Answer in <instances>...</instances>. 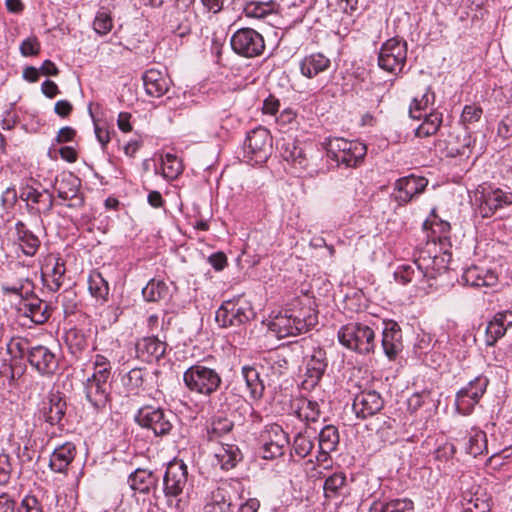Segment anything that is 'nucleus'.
<instances>
[{
	"mask_svg": "<svg viewBox=\"0 0 512 512\" xmlns=\"http://www.w3.org/2000/svg\"><path fill=\"white\" fill-rule=\"evenodd\" d=\"M281 156L286 162L290 163L298 173L306 172L310 176L313 175V171L308 170L309 160L306 154L296 142L288 141L284 143L281 147Z\"/></svg>",
	"mask_w": 512,
	"mask_h": 512,
	"instance_id": "obj_30",
	"label": "nucleus"
},
{
	"mask_svg": "<svg viewBox=\"0 0 512 512\" xmlns=\"http://www.w3.org/2000/svg\"><path fill=\"white\" fill-rule=\"evenodd\" d=\"M330 66V59L322 53H312L307 55L299 63L301 74L309 79L327 71Z\"/></svg>",
	"mask_w": 512,
	"mask_h": 512,
	"instance_id": "obj_32",
	"label": "nucleus"
},
{
	"mask_svg": "<svg viewBox=\"0 0 512 512\" xmlns=\"http://www.w3.org/2000/svg\"><path fill=\"white\" fill-rule=\"evenodd\" d=\"M314 443L311 437L299 433L293 443L295 454L301 458L306 457L313 449Z\"/></svg>",
	"mask_w": 512,
	"mask_h": 512,
	"instance_id": "obj_54",
	"label": "nucleus"
},
{
	"mask_svg": "<svg viewBox=\"0 0 512 512\" xmlns=\"http://www.w3.org/2000/svg\"><path fill=\"white\" fill-rule=\"evenodd\" d=\"M154 374L146 368H133L122 377V384L128 394L139 395L148 389Z\"/></svg>",
	"mask_w": 512,
	"mask_h": 512,
	"instance_id": "obj_25",
	"label": "nucleus"
},
{
	"mask_svg": "<svg viewBox=\"0 0 512 512\" xmlns=\"http://www.w3.org/2000/svg\"><path fill=\"white\" fill-rule=\"evenodd\" d=\"M255 316L251 303L243 297L227 300L218 308L215 320L221 327L240 326Z\"/></svg>",
	"mask_w": 512,
	"mask_h": 512,
	"instance_id": "obj_4",
	"label": "nucleus"
},
{
	"mask_svg": "<svg viewBox=\"0 0 512 512\" xmlns=\"http://www.w3.org/2000/svg\"><path fill=\"white\" fill-rule=\"evenodd\" d=\"M434 101L435 94L431 92L430 88H427L426 92L423 93L420 98H413L409 109L410 116L414 119H420L422 117V111H425L429 105H433Z\"/></svg>",
	"mask_w": 512,
	"mask_h": 512,
	"instance_id": "obj_47",
	"label": "nucleus"
},
{
	"mask_svg": "<svg viewBox=\"0 0 512 512\" xmlns=\"http://www.w3.org/2000/svg\"><path fill=\"white\" fill-rule=\"evenodd\" d=\"M474 144V139L471 134L467 131L464 132L463 135V144L461 146L450 147L449 153L451 156H465L469 157L472 152V145Z\"/></svg>",
	"mask_w": 512,
	"mask_h": 512,
	"instance_id": "obj_58",
	"label": "nucleus"
},
{
	"mask_svg": "<svg viewBox=\"0 0 512 512\" xmlns=\"http://www.w3.org/2000/svg\"><path fill=\"white\" fill-rule=\"evenodd\" d=\"M272 150V138L264 127H258L247 134L243 144L244 158L254 164L267 161Z\"/></svg>",
	"mask_w": 512,
	"mask_h": 512,
	"instance_id": "obj_6",
	"label": "nucleus"
},
{
	"mask_svg": "<svg viewBox=\"0 0 512 512\" xmlns=\"http://www.w3.org/2000/svg\"><path fill=\"white\" fill-rule=\"evenodd\" d=\"M65 272L63 260L59 257H50L46 262L45 271L42 272V280L50 291L56 292L63 284Z\"/></svg>",
	"mask_w": 512,
	"mask_h": 512,
	"instance_id": "obj_26",
	"label": "nucleus"
},
{
	"mask_svg": "<svg viewBox=\"0 0 512 512\" xmlns=\"http://www.w3.org/2000/svg\"><path fill=\"white\" fill-rule=\"evenodd\" d=\"M489 380L485 376H478L471 380L465 387L456 394L455 407L458 413L469 415L475 405L484 395Z\"/></svg>",
	"mask_w": 512,
	"mask_h": 512,
	"instance_id": "obj_12",
	"label": "nucleus"
},
{
	"mask_svg": "<svg viewBox=\"0 0 512 512\" xmlns=\"http://www.w3.org/2000/svg\"><path fill=\"white\" fill-rule=\"evenodd\" d=\"M417 289L425 291L428 287L432 286L431 280H428V274L425 273L424 268L420 267L419 261L416 259V269L410 282Z\"/></svg>",
	"mask_w": 512,
	"mask_h": 512,
	"instance_id": "obj_57",
	"label": "nucleus"
},
{
	"mask_svg": "<svg viewBox=\"0 0 512 512\" xmlns=\"http://www.w3.org/2000/svg\"><path fill=\"white\" fill-rule=\"evenodd\" d=\"M374 331L367 325L350 323L338 331L339 342L348 349L367 354L375 347Z\"/></svg>",
	"mask_w": 512,
	"mask_h": 512,
	"instance_id": "obj_5",
	"label": "nucleus"
},
{
	"mask_svg": "<svg viewBox=\"0 0 512 512\" xmlns=\"http://www.w3.org/2000/svg\"><path fill=\"white\" fill-rule=\"evenodd\" d=\"M264 360L271 365V369L276 374H281L283 369L287 368V360L277 352H271Z\"/></svg>",
	"mask_w": 512,
	"mask_h": 512,
	"instance_id": "obj_63",
	"label": "nucleus"
},
{
	"mask_svg": "<svg viewBox=\"0 0 512 512\" xmlns=\"http://www.w3.org/2000/svg\"><path fill=\"white\" fill-rule=\"evenodd\" d=\"M383 407L384 400L375 390L358 393L352 405L355 415L361 419H366L367 417L377 414Z\"/></svg>",
	"mask_w": 512,
	"mask_h": 512,
	"instance_id": "obj_18",
	"label": "nucleus"
},
{
	"mask_svg": "<svg viewBox=\"0 0 512 512\" xmlns=\"http://www.w3.org/2000/svg\"><path fill=\"white\" fill-rule=\"evenodd\" d=\"M76 455V447L71 442H66L63 445L54 449L50 456V467L54 472L62 473L66 471L69 464L73 461Z\"/></svg>",
	"mask_w": 512,
	"mask_h": 512,
	"instance_id": "obj_34",
	"label": "nucleus"
},
{
	"mask_svg": "<svg viewBox=\"0 0 512 512\" xmlns=\"http://www.w3.org/2000/svg\"><path fill=\"white\" fill-rule=\"evenodd\" d=\"M156 482L154 474L146 469H136L128 478L131 489L140 493H148Z\"/></svg>",
	"mask_w": 512,
	"mask_h": 512,
	"instance_id": "obj_36",
	"label": "nucleus"
},
{
	"mask_svg": "<svg viewBox=\"0 0 512 512\" xmlns=\"http://www.w3.org/2000/svg\"><path fill=\"white\" fill-rule=\"evenodd\" d=\"M428 180L421 176L409 175L395 182L396 200L402 203L410 202L416 195L421 194L427 187Z\"/></svg>",
	"mask_w": 512,
	"mask_h": 512,
	"instance_id": "obj_21",
	"label": "nucleus"
},
{
	"mask_svg": "<svg viewBox=\"0 0 512 512\" xmlns=\"http://www.w3.org/2000/svg\"><path fill=\"white\" fill-rule=\"evenodd\" d=\"M142 295L146 301L157 302L168 297L169 289L164 281L152 279L142 289Z\"/></svg>",
	"mask_w": 512,
	"mask_h": 512,
	"instance_id": "obj_43",
	"label": "nucleus"
},
{
	"mask_svg": "<svg viewBox=\"0 0 512 512\" xmlns=\"http://www.w3.org/2000/svg\"><path fill=\"white\" fill-rule=\"evenodd\" d=\"M262 442L261 453L264 459H274L284 454L289 439L282 427L278 424H270L265 427L260 435Z\"/></svg>",
	"mask_w": 512,
	"mask_h": 512,
	"instance_id": "obj_13",
	"label": "nucleus"
},
{
	"mask_svg": "<svg viewBox=\"0 0 512 512\" xmlns=\"http://www.w3.org/2000/svg\"><path fill=\"white\" fill-rule=\"evenodd\" d=\"M442 123V115L438 112H431L425 116L422 124L416 129L417 137H428L434 135Z\"/></svg>",
	"mask_w": 512,
	"mask_h": 512,
	"instance_id": "obj_46",
	"label": "nucleus"
},
{
	"mask_svg": "<svg viewBox=\"0 0 512 512\" xmlns=\"http://www.w3.org/2000/svg\"><path fill=\"white\" fill-rule=\"evenodd\" d=\"M18 305V311L22 316L27 317L35 324L45 323L51 316L49 305L42 299L34 295L21 297Z\"/></svg>",
	"mask_w": 512,
	"mask_h": 512,
	"instance_id": "obj_17",
	"label": "nucleus"
},
{
	"mask_svg": "<svg viewBox=\"0 0 512 512\" xmlns=\"http://www.w3.org/2000/svg\"><path fill=\"white\" fill-rule=\"evenodd\" d=\"M477 212L482 218H490L499 209L512 204V192L500 188L483 189L475 199Z\"/></svg>",
	"mask_w": 512,
	"mask_h": 512,
	"instance_id": "obj_11",
	"label": "nucleus"
},
{
	"mask_svg": "<svg viewBox=\"0 0 512 512\" xmlns=\"http://www.w3.org/2000/svg\"><path fill=\"white\" fill-rule=\"evenodd\" d=\"M241 373L250 396L253 399H260L263 396L265 387L260 379L259 372L256 368L247 365L242 367Z\"/></svg>",
	"mask_w": 512,
	"mask_h": 512,
	"instance_id": "obj_38",
	"label": "nucleus"
},
{
	"mask_svg": "<svg viewBox=\"0 0 512 512\" xmlns=\"http://www.w3.org/2000/svg\"><path fill=\"white\" fill-rule=\"evenodd\" d=\"M28 361L41 375H52L58 368L57 356L42 345L28 350Z\"/></svg>",
	"mask_w": 512,
	"mask_h": 512,
	"instance_id": "obj_19",
	"label": "nucleus"
},
{
	"mask_svg": "<svg viewBox=\"0 0 512 512\" xmlns=\"http://www.w3.org/2000/svg\"><path fill=\"white\" fill-rule=\"evenodd\" d=\"M17 512H43V507L35 496L27 495L22 499Z\"/></svg>",
	"mask_w": 512,
	"mask_h": 512,
	"instance_id": "obj_61",
	"label": "nucleus"
},
{
	"mask_svg": "<svg viewBox=\"0 0 512 512\" xmlns=\"http://www.w3.org/2000/svg\"><path fill=\"white\" fill-rule=\"evenodd\" d=\"M461 279L471 287H493L498 282L494 271L476 265L465 269Z\"/></svg>",
	"mask_w": 512,
	"mask_h": 512,
	"instance_id": "obj_27",
	"label": "nucleus"
},
{
	"mask_svg": "<svg viewBox=\"0 0 512 512\" xmlns=\"http://www.w3.org/2000/svg\"><path fill=\"white\" fill-rule=\"evenodd\" d=\"M414 504L410 499H394L386 503H373L369 512H413Z\"/></svg>",
	"mask_w": 512,
	"mask_h": 512,
	"instance_id": "obj_42",
	"label": "nucleus"
},
{
	"mask_svg": "<svg viewBox=\"0 0 512 512\" xmlns=\"http://www.w3.org/2000/svg\"><path fill=\"white\" fill-rule=\"evenodd\" d=\"M231 47L239 55L253 58L261 55L265 42L260 33L252 28L238 29L231 37Z\"/></svg>",
	"mask_w": 512,
	"mask_h": 512,
	"instance_id": "obj_10",
	"label": "nucleus"
},
{
	"mask_svg": "<svg viewBox=\"0 0 512 512\" xmlns=\"http://www.w3.org/2000/svg\"><path fill=\"white\" fill-rule=\"evenodd\" d=\"M142 79L146 93L152 97H161L168 91L169 80L157 69L147 70Z\"/></svg>",
	"mask_w": 512,
	"mask_h": 512,
	"instance_id": "obj_33",
	"label": "nucleus"
},
{
	"mask_svg": "<svg viewBox=\"0 0 512 512\" xmlns=\"http://www.w3.org/2000/svg\"><path fill=\"white\" fill-rule=\"evenodd\" d=\"M204 512H233L230 485L221 482L206 498Z\"/></svg>",
	"mask_w": 512,
	"mask_h": 512,
	"instance_id": "obj_23",
	"label": "nucleus"
},
{
	"mask_svg": "<svg viewBox=\"0 0 512 512\" xmlns=\"http://www.w3.org/2000/svg\"><path fill=\"white\" fill-rule=\"evenodd\" d=\"M327 368L326 352L322 348H313L305 362V378L302 385L305 389H313L321 380Z\"/></svg>",
	"mask_w": 512,
	"mask_h": 512,
	"instance_id": "obj_16",
	"label": "nucleus"
},
{
	"mask_svg": "<svg viewBox=\"0 0 512 512\" xmlns=\"http://www.w3.org/2000/svg\"><path fill=\"white\" fill-rule=\"evenodd\" d=\"M346 488V475L343 472H335L325 479L323 484L326 499H335L344 494Z\"/></svg>",
	"mask_w": 512,
	"mask_h": 512,
	"instance_id": "obj_39",
	"label": "nucleus"
},
{
	"mask_svg": "<svg viewBox=\"0 0 512 512\" xmlns=\"http://www.w3.org/2000/svg\"><path fill=\"white\" fill-rule=\"evenodd\" d=\"M59 301L63 307L64 314L66 316L71 315L75 312L77 303H76V294L71 290H65L63 293L59 295Z\"/></svg>",
	"mask_w": 512,
	"mask_h": 512,
	"instance_id": "obj_60",
	"label": "nucleus"
},
{
	"mask_svg": "<svg viewBox=\"0 0 512 512\" xmlns=\"http://www.w3.org/2000/svg\"><path fill=\"white\" fill-rule=\"evenodd\" d=\"M317 316L308 309L284 310L271 316L268 328L278 338L297 336L310 330Z\"/></svg>",
	"mask_w": 512,
	"mask_h": 512,
	"instance_id": "obj_1",
	"label": "nucleus"
},
{
	"mask_svg": "<svg viewBox=\"0 0 512 512\" xmlns=\"http://www.w3.org/2000/svg\"><path fill=\"white\" fill-rule=\"evenodd\" d=\"M163 486L164 495L170 503L188 491V470L183 461L174 460L168 464Z\"/></svg>",
	"mask_w": 512,
	"mask_h": 512,
	"instance_id": "obj_8",
	"label": "nucleus"
},
{
	"mask_svg": "<svg viewBox=\"0 0 512 512\" xmlns=\"http://www.w3.org/2000/svg\"><path fill=\"white\" fill-rule=\"evenodd\" d=\"M414 269H416V259L411 264L400 266L395 272V280L403 285L409 284L412 280Z\"/></svg>",
	"mask_w": 512,
	"mask_h": 512,
	"instance_id": "obj_59",
	"label": "nucleus"
},
{
	"mask_svg": "<svg viewBox=\"0 0 512 512\" xmlns=\"http://www.w3.org/2000/svg\"><path fill=\"white\" fill-rule=\"evenodd\" d=\"M66 409V401L59 393L50 394L48 406L44 407L46 421L51 425L60 423L66 413Z\"/></svg>",
	"mask_w": 512,
	"mask_h": 512,
	"instance_id": "obj_37",
	"label": "nucleus"
},
{
	"mask_svg": "<svg viewBox=\"0 0 512 512\" xmlns=\"http://www.w3.org/2000/svg\"><path fill=\"white\" fill-rule=\"evenodd\" d=\"M19 198L33 214H48L54 204L53 195L48 190H39L28 184L21 187Z\"/></svg>",
	"mask_w": 512,
	"mask_h": 512,
	"instance_id": "obj_15",
	"label": "nucleus"
},
{
	"mask_svg": "<svg viewBox=\"0 0 512 512\" xmlns=\"http://www.w3.org/2000/svg\"><path fill=\"white\" fill-rule=\"evenodd\" d=\"M11 283L4 287V291L19 295L20 297L32 295L34 292V279L36 271L29 265L16 262L11 265Z\"/></svg>",
	"mask_w": 512,
	"mask_h": 512,
	"instance_id": "obj_14",
	"label": "nucleus"
},
{
	"mask_svg": "<svg viewBox=\"0 0 512 512\" xmlns=\"http://www.w3.org/2000/svg\"><path fill=\"white\" fill-rule=\"evenodd\" d=\"M84 393L87 401L97 411H103L110 400L109 382L87 378L83 383Z\"/></svg>",
	"mask_w": 512,
	"mask_h": 512,
	"instance_id": "obj_20",
	"label": "nucleus"
},
{
	"mask_svg": "<svg viewBox=\"0 0 512 512\" xmlns=\"http://www.w3.org/2000/svg\"><path fill=\"white\" fill-rule=\"evenodd\" d=\"M111 363L103 355L97 354L93 360V373L88 378L91 379H99L106 382H109V378L111 376Z\"/></svg>",
	"mask_w": 512,
	"mask_h": 512,
	"instance_id": "obj_51",
	"label": "nucleus"
},
{
	"mask_svg": "<svg viewBox=\"0 0 512 512\" xmlns=\"http://www.w3.org/2000/svg\"><path fill=\"white\" fill-rule=\"evenodd\" d=\"M300 419L307 422H315L320 416V408L316 401L302 399L297 409Z\"/></svg>",
	"mask_w": 512,
	"mask_h": 512,
	"instance_id": "obj_52",
	"label": "nucleus"
},
{
	"mask_svg": "<svg viewBox=\"0 0 512 512\" xmlns=\"http://www.w3.org/2000/svg\"><path fill=\"white\" fill-rule=\"evenodd\" d=\"M20 51L23 56H35L40 51V43L36 37H29L22 41Z\"/></svg>",
	"mask_w": 512,
	"mask_h": 512,
	"instance_id": "obj_64",
	"label": "nucleus"
},
{
	"mask_svg": "<svg viewBox=\"0 0 512 512\" xmlns=\"http://www.w3.org/2000/svg\"><path fill=\"white\" fill-rule=\"evenodd\" d=\"M183 381L189 391L210 396L218 390L222 379L216 370L197 363L184 371Z\"/></svg>",
	"mask_w": 512,
	"mask_h": 512,
	"instance_id": "obj_3",
	"label": "nucleus"
},
{
	"mask_svg": "<svg viewBox=\"0 0 512 512\" xmlns=\"http://www.w3.org/2000/svg\"><path fill=\"white\" fill-rule=\"evenodd\" d=\"M166 347L157 336L143 337L135 343L136 357L144 362L158 360L165 354Z\"/></svg>",
	"mask_w": 512,
	"mask_h": 512,
	"instance_id": "obj_24",
	"label": "nucleus"
},
{
	"mask_svg": "<svg viewBox=\"0 0 512 512\" xmlns=\"http://www.w3.org/2000/svg\"><path fill=\"white\" fill-rule=\"evenodd\" d=\"M65 342L73 354L83 351L88 346V340L83 331L72 328L65 334Z\"/></svg>",
	"mask_w": 512,
	"mask_h": 512,
	"instance_id": "obj_49",
	"label": "nucleus"
},
{
	"mask_svg": "<svg viewBox=\"0 0 512 512\" xmlns=\"http://www.w3.org/2000/svg\"><path fill=\"white\" fill-rule=\"evenodd\" d=\"M483 114V110L476 104L465 105L461 114V121L464 125H470L478 122Z\"/></svg>",
	"mask_w": 512,
	"mask_h": 512,
	"instance_id": "obj_56",
	"label": "nucleus"
},
{
	"mask_svg": "<svg viewBox=\"0 0 512 512\" xmlns=\"http://www.w3.org/2000/svg\"><path fill=\"white\" fill-rule=\"evenodd\" d=\"M497 136L503 140L512 138V113L505 115L498 123Z\"/></svg>",
	"mask_w": 512,
	"mask_h": 512,
	"instance_id": "obj_62",
	"label": "nucleus"
},
{
	"mask_svg": "<svg viewBox=\"0 0 512 512\" xmlns=\"http://www.w3.org/2000/svg\"><path fill=\"white\" fill-rule=\"evenodd\" d=\"M172 419L174 415L170 411L152 406L141 408L135 417L140 426L152 430L156 436H164L171 431Z\"/></svg>",
	"mask_w": 512,
	"mask_h": 512,
	"instance_id": "obj_9",
	"label": "nucleus"
},
{
	"mask_svg": "<svg viewBox=\"0 0 512 512\" xmlns=\"http://www.w3.org/2000/svg\"><path fill=\"white\" fill-rule=\"evenodd\" d=\"M88 289L93 297L107 300L109 285L100 272L96 270L91 271L88 277Z\"/></svg>",
	"mask_w": 512,
	"mask_h": 512,
	"instance_id": "obj_44",
	"label": "nucleus"
},
{
	"mask_svg": "<svg viewBox=\"0 0 512 512\" xmlns=\"http://www.w3.org/2000/svg\"><path fill=\"white\" fill-rule=\"evenodd\" d=\"M429 246L430 244L427 245V248L422 249L416 259L419 261L420 267L424 268L425 273L428 274V280H434L447 269L448 260L445 255H432Z\"/></svg>",
	"mask_w": 512,
	"mask_h": 512,
	"instance_id": "obj_29",
	"label": "nucleus"
},
{
	"mask_svg": "<svg viewBox=\"0 0 512 512\" xmlns=\"http://www.w3.org/2000/svg\"><path fill=\"white\" fill-rule=\"evenodd\" d=\"M382 347L385 355L393 360L402 350V334L399 325L394 321L385 324L382 332Z\"/></svg>",
	"mask_w": 512,
	"mask_h": 512,
	"instance_id": "obj_28",
	"label": "nucleus"
},
{
	"mask_svg": "<svg viewBox=\"0 0 512 512\" xmlns=\"http://www.w3.org/2000/svg\"><path fill=\"white\" fill-rule=\"evenodd\" d=\"M80 179L73 174H66L56 180L55 189L60 199L71 201L68 206L77 208L83 205V197L79 194Z\"/></svg>",
	"mask_w": 512,
	"mask_h": 512,
	"instance_id": "obj_22",
	"label": "nucleus"
},
{
	"mask_svg": "<svg viewBox=\"0 0 512 512\" xmlns=\"http://www.w3.org/2000/svg\"><path fill=\"white\" fill-rule=\"evenodd\" d=\"M407 59V43L397 38L388 39L379 51L378 66L392 74L402 71Z\"/></svg>",
	"mask_w": 512,
	"mask_h": 512,
	"instance_id": "obj_7",
	"label": "nucleus"
},
{
	"mask_svg": "<svg viewBox=\"0 0 512 512\" xmlns=\"http://www.w3.org/2000/svg\"><path fill=\"white\" fill-rule=\"evenodd\" d=\"M487 450V438L485 432L472 429L466 445V452L473 457L483 454Z\"/></svg>",
	"mask_w": 512,
	"mask_h": 512,
	"instance_id": "obj_45",
	"label": "nucleus"
},
{
	"mask_svg": "<svg viewBox=\"0 0 512 512\" xmlns=\"http://www.w3.org/2000/svg\"><path fill=\"white\" fill-rule=\"evenodd\" d=\"M234 427L233 421L224 416H215L212 418L207 434L210 441H217L225 435L229 434Z\"/></svg>",
	"mask_w": 512,
	"mask_h": 512,
	"instance_id": "obj_40",
	"label": "nucleus"
},
{
	"mask_svg": "<svg viewBox=\"0 0 512 512\" xmlns=\"http://www.w3.org/2000/svg\"><path fill=\"white\" fill-rule=\"evenodd\" d=\"M14 241L26 256H34L39 249L40 239L24 224H15Z\"/></svg>",
	"mask_w": 512,
	"mask_h": 512,
	"instance_id": "obj_31",
	"label": "nucleus"
},
{
	"mask_svg": "<svg viewBox=\"0 0 512 512\" xmlns=\"http://www.w3.org/2000/svg\"><path fill=\"white\" fill-rule=\"evenodd\" d=\"M215 458L223 470H230L242 459V454L237 445L221 443L215 452Z\"/></svg>",
	"mask_w": 512,
	"mask_h": 512,
	"instance_id": "obj_35",
	"label": "nucleus"
},
{
	"mask_svg": "<svg viewBox=\"0 0 512 512\" xmlns=\"http://www.w3.org/2000/svg\"><path fill=\"white\" fill-rule=\"evenodd\" d=\"M327 156L338 165L357 167L367 154V147L359 141H349L344 138H333L326 145Z\"/></svg>",
	"mask_w": 512,
	"mask_h": 512,
	"instance_id": "obj_2",
	"label": "nucleus"
},
{
	"mask_svg": "<svg viewBox=\"0 0 512 512\" xmlns=\"http://www.w3.org/2000/svg\"><path fill=\"white\" fill-rule=\"evenodd\" d=\"M113 27L112 18L105 11H99L94 19L93 28L99 35H106Z\"/></svg>",
	"mask_w": 512,
	"mask_h": 512,
	"instance_id": "obj_55",
	"label": "nucleus"
},
{
	"mask_svg": "<svg viewBox=\"0 0 512 512\" xmlns=\"http://www.w3.org/2000/svg\"><path fill=\"white\" fill-rule=\"evenodd\" d=\"M339 439L338 429L334 425H326L319 433V449L331 453L336 450Z\"/></svg>",
	"mask_w": 512,
	"mask_h": 512,
	"instance_id": "obj_41",
	"label": "nucleus"
},
{
	"mask_svg": "<svg viewBox=\"0 0 512 512\" xmlns=\"http://www.w3.org/2000/svg\"><path fill=\"white\" fill-rule=\"evenodd\" d=\"M507 329L503 326V322H500L495 316L488 323L485 331V343L487 346H494L495 343L502 338Z\"/></svg>",
	"mask_w": 512,
	"mask_h": 512,
	"instance_id": "obj_53",
	"label": "nucleus"
},
{
	"mask_svg": "<svg viewBox=\"0 0 512 512\" xmlns=\"http://www.w3.org/2000/svg\"><path fill=\"white\" fill-rule=\"evenodd\" d=\"M425 229L431 230V238L433 241V247H436V241H441L443 238H447L450 231V224L446 221L437 219L436 216L432 220H426L423 224Z\"/></svg>",
	"mask_w": 512,
	"mask_h": 512,
	"instance_id": "obj_48",
	"label": "nucleus"
},
{
	"mask_svg": "<svg viewBox=\"0 0 512 512\" xmlns=\"http://www.w3.org/2000/svg\"><path fill=\"white\" fill-rule=\"evenodd\" d=\"M162 171L166 179H176L183 171L181 160L177 156L167 153L162 158Z\"/></svg>",
	"mask_w": 512,
	"mask_h": 512,
	"instance_id": "obj_50",
	"label": "nucleus"
}]
</instances>
